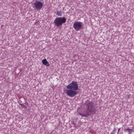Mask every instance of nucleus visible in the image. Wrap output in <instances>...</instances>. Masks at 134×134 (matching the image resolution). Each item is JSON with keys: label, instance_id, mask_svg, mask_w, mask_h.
<instances>
[{"label": "nucleus", "instance_id": "f257e3e1", "mask_svg": "<svg viewBox=\"0 0 134 134\" xmlns=\"http://www.w3.org/2000/svg\"><path fill=\"white\" fill-rule=\"evenodd\" d=\"M86 105L87 110L86 112L88 116H91L95 113V111L94 103L92 102L89 103L86 102Z\"/></svg>", "mask_w": 134, "mask_h": 134}, {"label": "nucleus", "instance_id": "f03ea898", "mask_svg": "<svg viewBox=\"0 0 134 134\" xmlns=\"http://www.w3.org/2000/svg\"><path fill=\"white\" fill-rule=\"evenodd\" d=\"M66 19L65 17H57L54 21L55 25L57 27L61 26L63 23H65Z\"/></svg>", "mask_w": 134, "mask_h": 134}, {"label": "nucleus", "instance_id": "7ed1b4c3", "mask_svg": "<svg viewBox=\"0 0 134 134\" xmlns=\"http://www.w3.org/2000/svg\"><path fill=\"white\" fill-rule=\"evenodd\" d=\"M67 89H71L76 91L78 89V85L76 82L73 81L69 84L66 86Z\"/></svg>", "mask_w": 134, "mask_h": 134}, {"label": "nucleus", "instance_id": "20e7f679", "mask_svg": "<svg viewBox=\"0 0 134 134\" xmlns=\"http://www.w3.org/2000/svg\"><path fill=\"white\" fill-rule=\"evenodd\" d=\"M66 93L67 96L71 97H73L77 94L76 91L71 89H68L66 90Z\"/></svg>", "mask_w": 134, "mask_h": 134}, {"label": "nucleus", "instance_id": "39448f33", "mask_svg": "<svg viewBox=\"0 0 134 134\" xmlns=\"http://www.w3.org/2000/svg\"><path fill=\"white\" fill-rule=\"evenodd\" d=\"M82 23L80 21H76L75 22L73 25V27L77 31L80 30L82 27Z\"/></svg>", "mask_w": 134, "mask_h": 134}, {"label": "nucleus", "instance_id": "423d86ee", "mask_svg": "<svg viewBox=\"0 0 134 134\" xmlns=\"http://www.w3.org/2000/svg\"><path fill=\"white\" fill-rule=\"evenodd\" d=\"M34 8L37 10H40L43 6V3L42 2L39 1H36L34 3Z\"/></svg>", "mask_w": 134, "mask_h": 134}, {"label": "nucleus", "instance_id": "0eeeda50", "mask_svg": "<svg viewBox=\"0 0 134 134\" xmlns=\"http://www.w3.org/2000/svg\"><path fill=\"white\" fill-rule=\"evenodd\" d=\"M77 115H81V117H86L88 116V114L87 113L86 111L82 113H80L79 112H78Z\"/></svg>", "mask_w": 134, "mask_h": 134}, {"label": "nucleus", "instance_id": "6e6552de", "mask_svg": "<svg viewBox=\"0 0 134 134\" xmlns=\"http://www.w3.org/2000/svg\"><path fill=\"white\" fill-rule=\"evenodd\" d=\"M42 62L43 64L46 66H49V63L47 61V60L46 59L43 60H42Z\"/></svg>", "mask_w": 134, "mask_h": 134}, {"label": "nucleus", "instance_id": "1a4fd4ad", "mask_svg": "<svg viewBox=\"0 0 134 134\" xmlns=\"http://www.w3.org/2000/svg\"><path fill=\"white\" fill-rule=\"evenodd\" d=\"M133 130L131 129H130L129 127H127L126 128L125 131H128L129 134H130L132 132Z\"/></svg>", "mask_w": 134, "mask_h": 134}, {"label": "nucleus", "instance_id": "9d476101", "mask_svg": "<svg viewBox=\"0 0 134 134\" xmlns=\"http://www.w3.org/2000/svg\"><path fill=\"white\" fill-rule=\"evenodd\" d=\"M62 13H63V12H61L60 11H57V15L59 16H61L62 15Z\"/></svg>", "mask_w": 134, "mask_h": 134}, {"label": "nucleus", "instance_id": "9b49d317", "mask_svg": "<svg viewBox=\"0 0 134 134\" xmlns=\"http://www.w3.org/2000/svg\"><path fill=\"white\" fill-rule=\"evenodd\" d=\"M20 105L21 107H23V108H26V106L24 104H20Z\"/></svg>", "mask_w": 134, "mask_h": 134}, {"label": "nucleus", "instance_id": "f8f14e48", "mask_svg": "<svg viewBox=\"0 0 134 134\" xmlns=\"http://www.w3.org/2000/svg\"><path fill=\"white\" fill-rule=\"evenodd\" d=\"M116 131V129L115 128H114V130L112 132H113L115 133Z\"/></svg>", "mask_w": 134, "mask_h": 134}, {"label": "nucleus", "instance_id": "ddd939ff", "mask_svg": "<svg viewBox=\"0 0 134 134\" xmlns=\"http://www.w3.org/2000/svg\"><path fill=\"white\" fill-rule=\"evenodd\" d=\"M120 130V128H119L118 129V132H117V134H118V133H119Z\"/></svg>", "mask_w": 134, "mask_h": 134}, {"label": "nucleus", "instance_id": "4468645a", "mask_svg": "<svg viewBox=\"0 0 134 134\" xmlns=\"http://www.w3.org/2000/svg\"><path fill=\"white\" fill-rule=\"evenodd\" d=\"M115 133H114L113 132H111V133H110V134H114Z\"/></svg>", "mask_w": 134, "mask_h": 134}]
</instances>
